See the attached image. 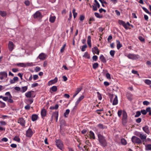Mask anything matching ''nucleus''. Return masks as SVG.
I'll return each instance as SVG.
<instances>
[{
  "label": "nucleus",
  "instance_id": "obj_1",
  "mask_svg": "<svg viewBox=\"0 0 151 151\" xmlns=\"http://www.w3.org/2000/svg\"><path fill=\"white\" fill-rule=\"evenodd\" d=\"M98 136L99 140L101 145L104 147L106 146V145L107 143L104 137L100 134H99Z\"/></svg>",
  "mask_w": 151,
  "mask_h": 151
},
{
  "label": "nucleus",
  "instance_id": "obj_2",
  "mask_svg": "<svg viewBox=\"0 0 151 151\" xmlns=\"http://www.w3.org/2000/svg\"><path fill=\"white\" fill-rule=\"evenodd\" d=\"M125 56L128 58L129 59L133 60H136L138 59L139 56L137 54H134L131 53H129L125 55Z\"/></svg>",
  "mask_w": 151,
  "mask_h": 151
},
{
  "label": "nucleus",
  "instance_id": "obj_3",
  "mask_svg": "<svg viewBox=\"0 0 151 151\" xmlns=\"http://www.w3.org/2000/svg\"><path fill=\"white\" fill-rule=\"evenodd\" d=\"M127 116L126 111L123 110L122 113V121L123 124H126L127 122Z\"/></svg>",
  "mask_w": 151,
  "mask_h": 151
},
{
  "label": "nucleus",
  "instance_id": "obj_4",
  "mask_svg": "<svg viewBox=\"0 0 151 151\" xmlns=\"http://www.w3.org/2000/svg\"><path fill=\"white\" fill-rule=\"evenodd\" d=\"M56 145L60 150H62L63 149V145L62 142L60 140H56L55 141Z\"/></svg>",
  "mask_w": 151,
  "mask_h": 151
},
{
  "label": "nucleus",
  "instance_id": "obj_5",
  "mask_svg": "<svg viewBox=\"0 0 151 151\" xmlns=\"http://www.w3.org/2000/svg\"><path fill=\"white\" fill-rule=\"evenodd\" d=\"M131 139L133 143H134L139 144L142 143L141 139L135 136H133L132 138Z\"/></svg>",
  "mask_w": 151,
  "mask_h": 151
},
{
  "label": "nucleus",
  "instance_id": "obj_6",
  "mask_svg": "<svg viewBox=\"0 0 151 151\" xmlns=\"http://www.w3.org/2000/svg\"><path fill=\"white\" fill-rule=\"evenodd\" d=\"M27 99L26 101L27 103L29 104H31L33 102V98L35 97V96L34 95H26Z\"/></svg>",
  "mask_w": 151,
  "mask_h": 151
},
{
  "label": "nucleus",
  "instance_id": "obj_7",
  "mask_svg": "<svg viewBox=\"0 0 151 151\" xmlns=\"http://www.w3.org/2000/svg\"><path fill=\"white\" fill-rule=\"evenodd\" d=\"M33 17L35 19H40L42 18V14L39 11H37L34 14Z\"/></svg>",
  "mask_w": 151,
  "mask_h": 151
},
{
  "label": "nucleus",
  "instance_id": "obj_8",
  "mask_svg": "<svg viewBox=\"0 0 151 151\" xmlns=\"http://www.w3.org/2000/svg\"><path fill=\"white\" fill-rule=\"evenodd\" d=\"M118 23L119 24L122 25L126 29H128L129 26L126 24L125 22L121 20H119Z\"/></svg>",
  "mask_w": 151,
  "mask_h": 151
},
{
  "label": "nucleus",
  "instance_id": "obj_9",
  "mask_svg": "<svg viewBox=\"0 0 151 151\" xmlns=\"http://www.w3.org/2000/svg\"><path fill=\"white\" fill-rule=\"evenodd\" d=\"M139 135H137V136L139 137L140 139L142 140L143 142H146L147 135L146 134H143L139 133Z\"/></svg>",
  "mask_w": 151,
  "mask_h": 151
},
{
  "label": "nucleus",
  "instance_id": "obj_10",
  "mask_svg": "<svg viewBox=\"0 0 151 151\" xmlns=\"http://www.w3.org/2000/svg\"><path fill=\"white\" fill-rule=\"evenodd\" d=\"M47 57V55L44 53H41L40 54L37 58H38L41 60H45Z\"/></svg>",
  "mask_w": 151,
  "mask_h": 151
},
{
  "label": "nucleus",
  "instance_id": "obj_11",
  "mask_svg": "<svg viewBox=\"0 0 151 151\" xmlns=\"http://www.w3.org/2000/svg\"><path fill=\"white\" fill-rule=\"evenodd\" d=\"M0 75L1 76V78H0L1 80H3L4 78H6L7 77V73L5 71L0 72Z\"/></svg>",
  "mask_w": 151,
  "mask_h": 151
},
{
  "label": "nucleus",
  "instance_id": "obj_12",
  "mask_svg": "<svg viewBox=\"0 0 151 151\" xmlns=\"http://www.w3.org/2000/svg\"><path fill=\"white\" fill-rule=\"evenodd\" d=\"M17 122L19 123L22 126L24 127L25 126V121L22 118H20L18 120Z\"/></svg>",
  "mask_w": 151,
  "mask_h": 151
},
{
  "label": "nucleus",
  "instance_id": "obj_13",
  "mask_svg": "<svg viewBox=\"0 0 151 151\" xmlns=\"http://www.w3.org/2000/svg\"><path fill=\"white\" fill-rule=\"evenodd\" d=\"M14 46L13 42L12 41H9L8 44V47L10 51H12L14 48Z\"/></svg>",
  "mask_w": 151,
  "mask_h": 151
},
{
  "label": "nucleus",
  "instance_id": "obj_14",
  "mask_svg": "<svg viewBox=\"0 0 151 151\" xmlns=\"http://www.w3.org/2000/svg\"><path fill=\"white\" fill-rule=\"evenodd\" d=\"M32 134L33 132L32 129L29 128L26 132V135L28 137H30L32 136Z\"/></svg>",
  "mask_w": 151,
  "mask_h": 151
},
{
  "label": "nucleus",
  "instance_id": "obj_15",
  "mask_svg": "<svg viewBox=\"0 0 151 151\" xmlns=\"http://www.w3.org/2000/svg\"><path fill=\"white\" fill-rule=\"evenodd\" d=\"M58 117V112H55L53 113L52 116V119L55 118L56 119V122H57Z\"/></svg>",
  "mask_w": 151,
  "mask_h": 151
},
{
  "label": "nucleus",
  "instance_id": "obj_16",
  "mask_svg": "<svg viewBox=\"0 0 151 151\" xmlns=\"http://www.w3.org/2000/svg\"><path fill=\"white\" fill-rule=\"evenodd\" d=\"M41 114L42 118L46 116L47 114V111L46 109H42L41 111Z\"/></svg>",
  "mask_w": 151,
  "mask_h": 151
},
{
  "label": "nucleus",
  "instance_id": "obj_17",
  "mask_svg": "<svg viewBox=\"0 0 151 151\" xmlns=\"http://www.w3.org/2000/svg\"><path fill=\"white\" fill-rule=\"evenodd\" d=\"M116 47L118 50H119L122 46V44L120 43V41L118 40H116Z\"/></svg>",
  "mask_w": 151,
  "mask_h": 151
},
{
  "label": "nucleus",
  "instance_id": "obj_18",
  "mask_svg": "<svg viewBox=\"0 0 151 151\" xmlns=\"http://www.w3.org/2000/svg\"><path fill=\"white\" fill-rule=\"evenodd\" d=\"M118 101L117 99V97L116 96L113 101L112 105H116L118 104Z\"/></svg>",
  "mask_w": 151,
  "mask_h": 151
},
{
  "label": "nucleus",
  "instance_id": "obj_19",
  "mask_svg": "<svg viewBox=\"0 0 151 151\" xmlns=\"http://www.w3.org/2000/svg\"><path fill=\"white\" fill-rule=\"evenodd\" d=\"M143 130L146 133L148 134L149 133L148 127L147 126H145L142 128Z\"/></svg>",
  "mask_w": 151,
  "mask_h": 151
},
{
  "label": "nucleus",
  "instance_id": "obj_20",
  "mask_svg": "<svg viewBox=\"0 0 151 151\" xmlns=\"http://www.w3.org/2000/svg\"><path fill=\"white\" fill-rule=\"evenodd\" d=\"M99 59L101 60L104 63H105L106 62V59L103 55H101L100 56Z\"/></svg>",
  "mask_w": 151,
  "mask_h": 151
},
{
  "label": "nucleus",
  "instance_id": "obj_21",
  "mask_svg": "<svg viewBox=\"0 0 151 151\" xmlns=\"http://www.w3.org/2000/svg\"><path fill=\"white\" fill-rule=\"evenodd\" d=\"M84 96L82 95L81 96L80 98H79L76 103V105H77L80 102V101L84 98Z\"/></svg>",
  "mask_w": 151,
  "mask_h": 151
},
{
  "label": "nucleus",
  "instance_id": "obj_22",
  "mask_svg": "<svg viewBox=\"0 0 151 151\" xmlns=\"http://www.w3.org/2000/svg\"><path fill=\"white\" fill-rule=\"evenodd\" d=\"M38 116L36 114H33L32 116V119L33 121L36 120Z\"/></svg>",
  "mask_w": 151,
  "mask_h": 151
},
{
  "label": "nucleus",
  "instance_id": "obj_23",
  "mask_svg": "<svg viewBox=\"0 0 151 151\" xmlns=\"http://www.w3.org/2000/svg\"><path fill=\"white\" fill-rule=\"evenodd\" d=\"M98 127L100 129H104L107 128V127L102 124H99L98 125Z\"/></svg>",
  "mask_w": 151,
  "mask_h": 151
},
{
  "label": "nucleus",
  "instance_id": "obj_24",
  "mask_svg": "<svg viewBox=\"0 0 151 151\" xmlns=\"http://www.w3.org/2000/svg\"><path fill=\"white\" fill-rule=\"evenodd\" d=\"M89 135L90 138H92L93 139H95V137L94 133L92 131H90Z\"/></svg>",
  "mask_w": 151,
  "mask_h": 151
},
{
  "label": "nucleus",
  "instance_id": "obj_25",
  "mask_svg": "<svg viewBox=\"0 0 151 151\" xmlns=\"http://www.w3.org/2000/svg\"><path fill=\"white\" fill-rule=\"evenodd\" d=\"M27 89V86L22 87L21 88L20 92L22 93H24L25 92Z\"/></svg>",
  "mask_w": 151,
  "mask_h": 151
},
{
  "label": "nucleus",
  "instance_id": "obj_26",
  "mask_svg": "<svg viewBox=\"0 0 151 151\" xmlns=\"http://www.w3.org/2000/svg\"><path fill=\"white\" fill-rule=\"evenodd\" d=\"M55 16H50V19L49 21L51 23H53L55 20Z\"/></svg>",
  "mask_w": 151,
  "mask_h": 151
},
{
  "label": "nucleus",
  "instance_id": "obj_27",
  "mask_svg": "<svg viewBox=\"0 0 151 151\" xmlns=\"http://www.w3.org/2000/svg\"><path fill=\"white\" fill-rule=\"evenodd\" d=\"M99 66V64L97 63H95L92 65L93 68L94 69H96Z\"/></svg>",
  "mask_w": 151,
  "mask_h": 151
},
{
  "label": "nucleus",
  "instance_id": "obj_28",
  "mask_svg": "<svg viewBox=\"0 0 151 151\" xmlns=\"http://www.w3.org/2000/svg\"><path fill=\"white\" fill-rule=\"evenodd\" d=\"M99 50L97 47L96 46L92 49V51L93 52V54H94V53H95V52L98 51Z\"/></svg>",
  "mask_w": 151,
  "mask_h": 151
},
{
  "label": "nucleus",
  "instance_id": "obj_29",
  "mask_svg": "<svg viewBox=\"0 0 151 151\" xmlns=\"http://www.w3.org/2000/svg\"><path fill=\"white\" fill-rule=\"evenodd\" d=\"M57 89V88L56 86H53L50 88V90L53 92H55L56 91Z\"/></svg>",
  "mask_w": 151,
  "mask_h": 151
},
{
  "label": "nucleus",
  "instance_id": "obj_30",
  "mask_svg": "<svg viewBox=\"0 0 151 151\" xmlns=\"http://www.w3.org/2000/svg\"><path fill=\"white\" fill-rule=\"evenodd\" d=\"M58 108V104L55 105V106L50 107V109L51 110L57 109Z\"/></svg>",
  "mask_w": 151,
  "mask_h": 151
},
{
  "label": "nucleus",
  "instance_id": "obj_31",
  "mask_svg": "<svg viewBox=\"0 0 151 151\" xmlns=\"http://www.w3.org/2000/svg\"><path fill=\"white\" fill-rule=\"evenodd\" d=\"M0 14L2 17H5L6 15V13L4 11H0Z\"/></svg>",
  "mask_w": 151,
  "mask_h": 151
},
{
  "label": "nucleus",
  "instance_id": "obj_32",
  "mask_svg": "<svg viewBox=\"0 0 151 151\" xmlns=\"http://www.w3.org/2000/svg\"><path fill=\"white\" fill-rule=\"evenodd\" d=\"M94 15L96 17L99 18H101L103 17L102 15H100L99 13L97 12L95 13Z\"/></svg>",
  "mask_w": 151,
  "mask_h": 151
},
{
  "label": "nucleus",
  "instance_id": "obj_33",
  "mask_svg": "<svg viewBox=\"0 0 151 151\" xmlns=\"http://www.w3.org/2000/svg\"><path fill=\"white\" fill-rule=\"evenodd\" d=\"M121 143L122 145H126L127 144V143L126 141V140L125 139H124V138H122L121 139Z\"/></svg>",
  "mask_w": 151,
  "mask_h": 151
},
{
  "label": "nucleus",
  "instance_id": "obj_34",
  "mask_svg": "<svg viewBox=\"0 0 151 151\" xmlns=\"http://www.w3.org/2000/svg\"><path fill=\"white\" fill-rule=\"evenodd\" d=\"M146 150H151V144H148L145 146Z\"/></svg>",
  "mask_w": 151,
  "mask_h": 151
},
{
  "label": "nucleus",
  "instance_id": "obj_35",
  "mask_svg": "<svg viewBox=\"0 0 151 151\" xmlns=\"http://www.w3.org/2000/svg\"><path fill=\"white\" fill-rule=\"evenodd\" d=\"M87 47V45L86 44L85 45H83L82 47L81 50L82 52H84L85 51Z\"/></svg>",
  "mask_w": 151,
  "mask_h": 151
},
{
  "label": "nucleus",
  "instance_id": "obj_36",
  "mask_svg": "<svg viewBox=\"0 0 151 151\" xmlns=\"http://www.w3.org/2000/svg\"><path fill=\"white\" fill-rule=\"evenodd\" d=\"M81 144L80 143L79 145H78V147L81 150V149L83 151L86 150V147H87L86 145H85L84 146V148H85L84 150L82 148V146H81Z\"/></svg>",
  "mask_w": 151,
  "mask_h": 151
},
{
  "label": "nucleus",
  "instance_id": "obj_37",
  "mask_svg": "<svg viewBox=\"0 0 151 151\" xmlns=\"http://www.w3.org/2000/svg\"><path fill=\"white\" fill-rule=\"evenodd\" d=\"M142 9L144 10V11L146 12V13L150 14V12H149V11L148 10V9H146V8L142 6Z\"/></svg>",
  "mask_w": 151,
  "mask_h": 151
},
{
  "label": "nucleus",
  "instance_id": "obj_38",
  "mask_svg": "<svg viewBox=\"0 0 151 151\" xmlns=\"http://www.w3.org/2000/svg\"><path fill=\"white\" fill-rule=\"evenodd\" d=\"M17 65L18 66L24 67L25 66V65L24 63H19L17 64Z\"/></svg>",
  "mask_w": 151,
  "mask_h": 151
},
{
  "label": "nucleus",
  "instance_id": "obj_39",
  "mask_svg": "<svg viewBox=\"0 0 151 151\" xmlns=\"http://www.w3.org/2000/svg\"><path fill=\"white\" fill-rule=\"evenodd\" d=\"M58 78L57 77H55L53 80L50 81L49 82L51 83H56L58 81Z\"/></svg>",
  "mask_w": 151,
  "mask_h": 151
},
{
  "label": "nucleus",
  "instance_id": "obj_40",
  "mask_svg": "<svg viewBox=\"0 0 151 151\" xmlns=\"http://www.w3.org/2000/svg\"><path fill=\"white\" fill-rule=\"evenodd\" d=\"M94 2L95 4H94V5L97 7L99 8L100 7V5L98 2L96 0H94Z\"/></svg>",
  "mask_w": 151,
  "mask_h": 151
},
{
  "label": "nucleus",
  "instance_id": "obj_41",
  "mask_svg": "<svg viewBox=\"0 0 151 151\" xmlns=\"http://www.w3.org/2000/svg\"><path fill=\"white\" fill-rule=\"evenodd\" d=\"M76 9H74L73 10V17L75 18L77 16V13L76 12Z\"/></svg>",
  "mask_w": 151,
  "mask_h": 151
},
{
  "label": "nucleus",
  "instance_id": "obj_42",
  "mask_svg": "<svg viewBox=\"0 0 151 151\" xmlns=\"http://www.w3.org/2000/svg\"><path fill=\"white\" fill-rule=\"evenodd\" d=\"M83 56V57H86L88 59H89L90 58L89 55L88 54L87 52H85Z\"/></svg>",
  "mask_w": 151,
  "mask_h": 151
},
{
  "label": "nucleus",
  "instance_id": "obj_43",
  "mask_svg": "<svg viewBox=\"0 0 151 151\" xmlns=\"http://www.w3.org/2000/svg\"><path fill=\"white\" fill-rule=\"evenodd\" d=\"M115 51L114 50H111L110 52V55L111 57H114V55L115 53Z\"/></svg>",
  "mask_w": 151,
  "mask_h": 151
},
{
  "label": "nucleus",
  "instance_id": "obj_44",
  "mask_svg": "<svg viewBox=\"0 0 151 151\" xmlns=\"http://www.w3.org/2000/svg\"><path fill=\"white\" fill-rule=\"evenodd\" d=\"M70 112V110L69 109H67L66 110L65 112L64 113V116L65 117H67V115H68Z\"/></svg>",
  "mask_w": 151,
  "mask_h": 151
},
{
  "label": "nucleus",
  "instance_id": "obj_45",
  "mask_svg": "<svg viewBox=\"0 0 151 151\" xmlns=\"http://www.w3.org/2000/svg\"><path fill=\"white\" fill-rule=\"evenodd\" d=\"M66 46V44H64V45H63V46L61 47L60 49V51L61 52H63L64 51L65 48Z\"/></svg>",
  "mask_w": 151,
  "mask_h": 151
},
{
  "label": "nucleus",
  "instance_id": "obj_46",
  "mask_svg": "<svg viewBox=\"0 0 151 151\" xmlns=\"http://www.w3.org/2000/svg\"><path fill=\"white\" fill-rule=\"evenodd\" d=\"M145 82L147 85H150L151 84V81L149 79H146L145 80Z\"/></svg>",
  "mask_w": 151,
  "mask_h": 151
},
{
  "label": "nucleus",
  "instance_id": "obj_47",
  "mask_svg": "<svg viewBox=\"0 0 151 151\" xmlns=\"http://www.w3.org/2000/svg\"><path fill=\"white\" fill-rule=\"evenodd\" d=\"M141 114V112L140 111H137L136 112V114L135 115V117H137L139 116Z\"/></svg>",
  "mask_w": 151,
  "mask_h": 151
},
{
  "label": "nucleus",
  "instance_id": "obj_48",
  "mask_svg": "<svg viewBox=\"0 0 151 151\" xmlns=\"http://www.w3.org/2000/svg\"><path fill=\"white\" fill-rule=\"evenodd\" d=\"M13 140L16 141L18 142H19L20 141V138L17 136H15Z\"/></svg>",
  "mask_w": 151,
  "mask_h": 151
},
{
  "label": "nucleus",
  "instance_id": "obj_49",
  "mask_svg": "<svg viewBox=\"0 0 151 151\" xmlns=\"http://www.w3.org/2000/svg\"><path fill=\"white\" fill-rule=\"evenodd\" d=\"M91 37L90 36H89L88 37V39L87 40V44L91 43Z\"/></svg>",
  "mask_w": 151,
  "mask_h": 151
},
{
  "label": "nucleus",
  "instance_id": "obj_50",
  "mask_svg": "<svg viewBox=\"0 0 151 151\" xmlns=\"http://www.w3.org/2000/svg\"><path fill=\"white\" fill-rule=\"evenodd\" d=\"M5 106V104L4 103H3L0 101V107L3 108Z\"/></svg>",
  "mask_w": 151,
  "mask_h": 151
},
{
  "label": "nucleus",
  "instance_id": "obj_51",
  "mask_svg": "<svg viewBox=\"0 0 151 151\" xmlns=\"http://www.w3.org/2000/svg\"><path fill=\"white\" fill-rule=\"evenodd\" d=\"M82 89V88L81 87L78 88L77 90L76 91V93L75 94H77L79 93L81 91Z\"/></svg>",
  "mask_w": 151,
  "mask_h": 151
},
{
  "label": "nucleus",
  "instance_id": "obj_52",
  "mask_svg": "<svg viewBox=\"0 0 151 151\" xmlns=\"http://www.w3.org/2000/svg\"><path fill=\"white\" fill-rule=\"evenodd\" d=\"M79 19L81 21H82L85 19V17L83 15H80Z\"/></svg>",
  "mask_w": 151,
  "mask_h": 151
},
{
  "label": "nucleus",
  "instance_id": "obj_53",
  "mask_svg": "<svg viewBox=\"0 0 151 151\" xmlns=\"http://www.w3.org/2000/svg\"><path fill=\"white\" fill-rule=\"evenodd\" d=\"M122 113V110H120L118 111L117 112V114L118 116L119 117H120Z\"/></svg>",
  "mask_w": 151,
  "mask_h": 151
},
{
  "label": "nucleus",
  "instance_id": "obj_54",
  "mask_svg": "<svg viewBox=\"0 0 151 151\" xmlns=\"http://www.w3.org/2000/svg\"><path fill=\"white\" fill-rule=\"evenodd\" d=\"M98 57L96 55H94L92 57V59L94 61H96L98 59Z\"/></svg>",
  "mask_w": 151,
  "mask_h": 151
},
{
  "label": "nucleus",
  "instance_id": "obj_55",
  "mask_svg": "<svg viewBox=\"0 0 151 151\" xmlns=\"http://www.w3.org/2000/svg\"><path fill=\"white\" fill-rule=\"evenodd\" d=\"M33 79L34 81L36 80L39 78L38 76L37 75H33Z\"/></svg>",
  "mask_w": 151,
  "mask_h": 151
},
{
  "label": "nucleus",
  "instance_id": "obj_56",
  "mask_svg": "<svg viewBox=\"0 0 151 151\" xmlns=\"http://www.w3.org/2000/svg\"><path fill=\"white\" fill-rule=\"evenodd\" d=\"M115 12L116 15L119 16L120 15V12L117 10H116L115 11Z\"/></svg>",
  "mask_w": 151,
  "mask_h": 151
},
{
  "label": "nucleus",
  "instance_id": "obj_57",
  "mask_svg": "<svg viewBox=\"0 0 151 151\" xmlns=\"http://www.w3.org/2000/svg\"><path fill=\"white\" fill-rule=\"evenodd\" d=\"M97 7L95 6V5H92V8H93V10L94 11H97L98 9Z\"/></svg>",
  "mask_w": 151,
  "mask_h": 151
},
{
  "label": "nucleus",
  "instance_id": "obj_58",
  "mask_svg": "<svg viewBox=\"0 0 151 151\" xmlns=\"http://www.w3.org/2000/svg\"><path fill=\"white\" fill-rule=\"evenodd\" d=\"M24 4L27 6H28L30 5V2L28 0H27L25 1Z\"/></svg>",
  "mask_w": 151,
  "mask_h": 151
},
{
  "label": "nucleus",
  "instance_id": "obj_59",
  "mask_svg": "<svg viewBox=\"0 0 151 151\" xmlns=\"http://www.w3.org/2000/svg\"><path fill=\"white\" fill-rule=\"evenodd\" d=\"M99 0L101 3V4H107V2L106 1H104V0Z\"/></svg>",
  "mask_w": 151,
  "mask_h": 151
},
{
  "label": "nucleus",
  "instance_id": "obj_60",
  "mask_svg": "<svg viewBox=\"0 0 151 151\" xmlns=\"http://www.w3.org/2000/svg\"><path fill=\"white\" fill-rule=\"evenodd\" d=\"M40 70H41L40 68V67H39L38 66H37V67H36L35 68V70L36 72H37L39 71Z\"/></svg>",
  "mask_w": 151,
  "mask_h": 151
},
{
  "label": "nucleus",
  "instance_id": "obj_61",
  "mask_svg": "<svg viewBox=\"0 0 151 151\" xmlns=\"http://www.w3.org/2000/svg\"><path fill=\"white\" fill-rule=\"evenodd\" d=\"M132 72L133 74H137L138 75H139L138 73V72L137 71L134 70H132Z\"/></svg>",
  "mask_w": 151,
  "mask_h": 151
},
{
  "label": "nucleus",
  "instance_id": "obj_62",
  "mask_svg": "<svg viewBox=\"0 0 151 151\" xmlns=\"http://www.w3.org/2000/svg\"><path fill=\"white\" fill-rule=\"evenodd\" d=\"M150 104V102L147 101H144L143 102V104L144 105H148Z\"/></svg>",
  "mask_w": 151,
  "mask_h": 151
},
{
  "label": "nucleus",
  "instance_id": "obj_63",
  "mask_svg": "<svg viewBox=\"0 0 151 151\" xmlns=\"http://www.w3.org/2000/svg\"><path fill=\"white\" fill-rule=\"evenodd\" d=\"M24 108L28 110L30 109V106L29 104H27L25 106Z\"/></svg>",
  "mask_w": 151,
  "mask_h": 151
},
{
  "label": "nucleus",
  "instance_id": "obj_64",
  "mask_svg": "<svg viewBox=\"0 0 151 151\" xmlns=\"http://www.w3.org/2000/svg\"><path fill=\"white\" fill-rule=\"evenodd\" d=\"M141 121V119L140 118H139L136 120V122L137 123H139Z\"/></svg>",
  "mask_w": 151,
  "mask_h": 151
}]
</instances>
